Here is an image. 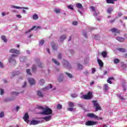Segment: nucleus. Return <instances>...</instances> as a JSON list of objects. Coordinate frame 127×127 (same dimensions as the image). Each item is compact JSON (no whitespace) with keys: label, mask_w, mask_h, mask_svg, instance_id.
<instances>
[{"label":"nucleus","mask_w":127,"mask_h":127,"mask_svg":"<svg viewBox=\"0 0 127 127\" xmlns=\"http://www.w3.org/2000/svg\"><path fill=\"white\" fill-rule=\"evenodd\" d=\"M114 21H115V19H114V20H111L110 21V23H114Z\"/></svg>","instance_id":"obj_64"},{"label":"nucleus","mask_w":127,"mask_h":127,"mask_svg":"<svg viewBox=\"0 0 127 127\" xmlns=\"http://www.w3.org/2000/svg\"><path fill=\"white\" fill-rule=\"evenodd\" d=\"M109 89H110V87H109V86L108 85V84H105L103 86V90H104V91H108V90H109Z\"/></svg>","instance_id":"obj_23"},{"label":"nucleus","mask_w":127,"mask_h":127,"mask_svg":"<svg viewBox=\"0 0 127 127\" xmlns=\"http://www.w3.org/2000/svg\"><path fill=\"white\" fill-rule=\"evenodd\" d=\"M101 55L103 57V58H107V55H108V53L106 51H103L101 52Z\"/></svg>","instance_id":"obj_17"},{"label":"nucleus","mask_w":127,"mask_h":127,"mask_svg":"<svg viewBox=\"0 0 127 127\" xmlns=\"http://www.w3.org/2000/svg\"><path fill=\"white\" fill-rule=\"evenodd\" d=\"M43 119L46 122H49V121H50L51 119H52V116H46V117H43Z\"/></svg>","instance_id":"obj_12"},{"label":"nucleus","mask_w":127,"mask_h":127,"mask_svg":"<svg viewBox=\"0 0 127 127\" xmlns=\"http://www.w3.org/2000/svg\"><path fill=\"white\" fill-rule=\"evenodd\" d=\"M82 98L84 100H91L93 98V92L89 91L87 95H83Z\"/></svg>","instance_id":"obj_3"},{"label":"nucleus","mask_w":127,"mask_h":127,"mask_svg":"<svg viewBox=\"0 0 127 127\" xmlns=\"http://www.w3.org/2000/svg\"><path fill=\"white\" fill-rule=\"evenodd\" d=\"M108 79H110V80H115V78H114V77H109Z\"/></svg>","instance_id":"obj_62"},{"label":"nucleus","mask_w":127,"mask_h":127,"mask_svg":"<svg viewBox=\"0 0 127 127\" xmlns=\"http://www.w3.org/2000/svg\"><path fill=\"white\" fill-rule=\"evenodd\" d=\"M68 107H69V108H74V107H75V105H74V103L72 102H69Z\"/></svg>","instance_id":"obj_29"},{"label":"nucleus","mask_w":127,"mask_h":127,"mask_svg":"<svg viewBox=\"0 0 127 127\" xmlns=\"http://www.w3.org/2000/svg\"><path fill=\"white\" fill-rule=\"evenodd\" d=\"M84 74H85V75H88V74H89V71H86L84 72Z\"/></svg>","instance_id":"obj_61"},{"label":"nucleus","mask_w":127,"mask_h":127,"mask_svg":"<svg viewBox=\"0 0 127 127\" xmlns=\"http://www.w3.org/2000/svg\"><path fill=\"white\" fill-rule=\"evenodd\" d=\"M37 95L39 98H43V97H44V95L42 94V92L40 90H38L37 91Z\"/></svg>","instance_id":"obj_13"},{"label":"nucleus","mask_w":127,"mask_h":127,"mask_svg":"<svg viewBox=\"0 0 127 127\" xmlns=\"http://www.w3.org/2000/svg\"><path fill=\"white\" fill-rule=\"evenodd\" d=\"M57 109L58 110H61V109H62V105L61 104H58L57 106Z\"/></svg>","instance_id":"obj_38"},{"label":"nucleus","mask_w":127,"mask_h":127,"mask_svg":"<svg viewBox=\"0 0 127 127\" xmlns=\"http://www.w3.org/2000/svg\"><path fill=\"white\" fill-rule=\"evenodd\" d=\"M92 103L93 104V106L95 109V112H98V111H102V108L100 104L98 103L97 100H92Z\"/></svg>","instance_id":"obj_1"},{"label":"nucleus","mask_w":127,"mask_h":127,"mask_svg":"<svg viewBox=\"0 0 127 127\" xmlns=\"http://www.w3.org/2000/svg\"><path fill=\"white\" fill-rule=\"evenodd\" d=\"M38 67H39L40 68H43V64H42V63H39V64H38Z\"/></svg>","instance_id":"obj_41"},{"label":"nucleus","mask_w":127,"mask_h":127,"mask_svg":"<svg viewBox=\"0 0 127 127\" xmlns=\"http://www.w3.org/2000/svg\"><path fill=\"white\" fill-rule=\"evenodd\" d=\"M87 117L89 118H93V119H97V120H103V118H99L93 113L87 114Z\"/></svg>","instance_id":"obj_7"},{"label":"nucleus","mask_w":127,"mask_h":127,"mask_svg":"<svg viewBox=\"0 0 127 127\" xmlns=\"http://www.w3.org/2000/svg\"><path fill=\"white\" fill-rule=\"evenodd\" d=\"M9 52V53H12L13 54H16V55H19V54H20V52H19V50L15 49H11Z\"/></svg>","instance_id":"obj_4"},{"label":"nucleus","mask_w":127,"mask_h":127,"mask_svg":"<svg viewBox=\"0 0 127 127\" xmlns=\"http://www.w3.org/2000/svg\"><path fill=\"white\" fill-rule=\"evenodd\" d=\"M117 50L120 52H122L123 53H125V52H126V49L123 48H117Z\"/></svg>","instance_id":"obj_24"},{"label":"nucleus","mask_w":127,"mask_h":127,"mask_svg":"<svg viewBox=\"0 0 127 127\" xmlns=\"http://www.w3.org/2000/svg\"><path fill=\"white\" fill-rule=\"evenodd\" d=\"M68 111H69V112H73V108H67Z\"/></svg>","instance_id":"obj_56"},{"label":"nucleus","mask_w":127,"mask_h":127,"mask_svg":"<svg viewBox=\"0 0 127 127\" xmlns=\"http://www.w3.org/2000/svg\"><path fill=\"white\" fill-rule=\"evenodd\" d=\"M49 88L48 87H46L45 88L42 89V91H47V90H49Z\"/></svg>","instance_id":"obj_50"},{"label":"nucleus","mask_w":127,"mask_h":127,"mask_svg":"<svg viewBox=\"0 0 127 127\" xmlns=\"http://www.w3.org/2000/svg\"><path fill=\"white\" fill-rule=\"evenodd\" d=\"M40 45H43L44 44V40H41L40 41Z\"/></svg>","instance_id":"obj_47"},{"label":"nucleus","mask_w":127,"mask_h":127,"mask_svg":"<svg viewBox=\"0 0 127 127\" xmlns=\"http://www.w3.org/2000/svg\"><path fill=\"white\" fill-rule=\"evenodd\" d=\"M3 67H4L3 66V64H2V63H1V62H0V67L3 68Z\"/></svg>","instance_id":"obj_55"},{"label":"nucleus","mask_w":127,"mask_h":127,"mask_svg":"<svg viewBox=\"0 0 127 127\" xmlns=\"http://www.w3.org/2000/svg\"><path fill=\"white\" fill-rule=\"evenodd\" d=\"M77 24H78V22H77L76 21H73L72 22V25H77Z\"/></svg>","instance_id":"obj_53"},{"label":"nucleus","mask_w":127,"mask_h":127,"mask_svg":"<svg viewBox=\"0 0 127 127\" xmlns=\"http://www.w3.org/2000/svg\"><path fill=\"white\" fill-rule=\"evenodd\" d=\"M16 16L18 17V18H21V15L20 14L17 15Z\"/></svg>","instance_id":"obj_63"},{"label":"nucleus","mask_w":127,"mask_h":127,"mask_svg":"<svg viewBox=\"0 0 127 127\" xmlns=\"http://www.w3.org/2000/svg\"><path fill=\"white\" fill-rule=\"evenodd\" d=\"M64 67H70L69 63L67 61L64 62Z\"/></svg>","instance_id":"obj_31"},{"label":"nucleus","mask_w":127,"mask_h":127,"mask_svg":"<svg viewBox=\"0 0 127 127\" xmlns=\"http://www.w3.org/2000/svg\"><path fill=\"white\" fill-rule=\"evenodd\" d=\"M63 80H64V75L63 73H61L58 78V82H63Z\"/></svg>","instance_id":"obj_9"},{"label":"nucleus","mask_w":127,"mask_h":127,"mask_svg":"<svg viewBox=\"0 0 127 127\" xmlns=\"http://www.w3.org/2000/svg\"><path fill=\"white\" fill-rule=\"evenodd\" d=\"M123 15V13L122 12H119L118 14V16H122Z\"/></svg>","instance_id":"obj_59"},{"label":"nucleus","mask_w":127,"mask_h":127,"mask_svg":"<svg viewBox=\"0 0 127 127\" xmlns=\"http://www.w3.org/2000/svg\"><path fill=\"white\" fill-rule=\"evenodd\" d=\"M52 46L53 50L54 51L57 50V49H58V48L57 47V45H56V44L54 43H52Z\"/></svg>","instance_id":"obj_18"},{"label":"nucleus","mask_w":127,"mask_h":127,"mask_svg":"<svg viewBox=\"0 0 127 127\" xmlns=\"http://www.w3.org/2000/svg\"><path fill=\"white\" fill-rule=\"evenodd\" d=\"M23 119L24 120V122H26V123H27V124H28V123H29V115H28V113H25L23 117Z\"/></svg>","instance_id":"obj_5"},{"label":"nucleus","mask_w":127,"mask_h":127,"mask_svg":"<svg viewBox=\"0 0 127 127\" xmlns=\"http://www.w3.org/2000/svg\"><path fill=\"white\" fill-rule=\"evenodd\" d=\"M41 28V27H40V26L36 27V26H34L31 29H30V30H29L28 31V32H30V31H31V30H33V29H35V28H36V29H38V28Z\"/></svg>","instance_id":"obj_19"},{"label":"nucleus","mask_w":127,"mask_h":127,"mask_svg":"<svg viewBox=\"0 0 127 127\" xmlns=\"http://www.w3.org/2000/svg\"><path fill=\"white\" fill-rule=\"evenodd\" d=\"M18 55H16V54H13V55H11L10 56V57H11L12 58H13V57H17V56Z\"/></svg>","instance_id":"obj_48"},{"label":"nucleus","mask_w":127,"mask_h":127,"mask_svg":"<svg viewBox=\"0 0 127 127\" xmlns=\"http://www.w3.org/2000/svg\"><path fill=\"white\" fill-rule=\"evenodd\" d=\"M95 72H96V68H92V74H95Z\"/></svg>","instance_id":"obj_46"},{"label":"nucleus","mask_w":127,"mask_h":127,"mask_svg":"<svg viewBox=\"0 0 127 127\" xmlns=\"http://www.w3.org/2000/svg\"><path fill=\"white\" fill-rule=\"evenodd\" d=\"M3 93H4L3 90L2 89H0V94L1 95H3Z\"/></svg>","instance_id":"obj_57"},{"label":"nucleus","mask_w":127,"mask_h":127,"mask_svg":"<svg viewBox=\"0 0 127 127\" xmlns=\"http://www.w3.org/2000/svg\"><path fill=\"white\" fill-rule=\"evenodd\" d=\"M19 109H20L19 106H17L16 108V112H18V110H19Z\"/></svg>","instance_id":"obj_60"},{"label":"nucleus","mask_w":127,"mask_h":127,"mask_svg":"<svg viewBox=\"0 0 127 127\" xmlns=\"http://www.w3.org/2000/svg\"><path fill=\"white\" fill-rule=\"evenodd\" d=\"M58 59L61 60V58H62V55H61V54H59L58 55Z\"/></svg>","instance_id":"obj_49"},{"label":"nucleus","mask_w":127,"mask_h":127,"mask_svg":"<svg viewBox=\"0 0 127 127\" xmlns=\"http://www.w3.org/2000/svg\"><path fill=\"white\" fill-rule=\"evenodd\" d=\"M65 74L66 75H67V76H68L70 78H73V75H72V74H71V73L67 72H65Z\"/></svg>","instance_id":"obj_34"},{"label":"nucleus","mask_w":127,"mask_h":127,"mask_svg":"<svg viewBox=\"0 0 127 127\" xmlns=\"http://www.w3.org/2000/svg\"><path fill=\"white\" fill-rule=\"evenodd\" d=\"M8 62L9 63H12L14 62V63H16V61H15L14 59H12L11 57L8 59Z\"/></svg>","instance_id":"obj_25"},{"label":"nucleus","mask_w":127,"mask_h":127,"mask_svg":"<svg viewBox=\"0 0 127 127\" xmlns=\"http://www.w3.org/2000/svg\"><path fill=\"white\" fill-rule=\"evenodd\" d=\"M76 6V7H78V8H83V5H82V4H81L80 3H77Z\"/></svg>","instance_id":"obj_30"},{"label":"nucleus","mask_w":127,"mask_h":127,"mask_svg":"<svg viewBox=\"0 0 127 127\" xmlns=\"http://www.w3.org/2000/svg\"><path fill=\"white\" fill-rule=\"evenodd\" d=\"M38 109H39V110H41L42 111H44L45 110L44 108L42 106L38 107Z\"/></svg>","instance_id":"obj_43"},{"label":"nucleus","mask_w":127,"mask_h":127,"mask_svg":"<svg viewBox=\"0 0 127 127\" xmlns=\"http://www.w3.org/2000/svg\"><path fill=\"white\" fill-rule=\"evenodd\" d=\"M26 72H27V74H28V75H30V76H31L32 74H31V72H30V69H27L26 70Z\"/></svg>","instance_id":"obj_39"},{"label":"nucleus","mask_w":127,"mask_h":127,"mask_svg":"<svg viewBox=\"0 0 127 127\" xmlns=\"http://www.w3.org/2000/svg\"><path fill=\"white\" fill-rule=\"evenodd\" d=\"M97 62L99 65L100 69H102L104 67V63H103L102 60L99 59H97Z\"/></svg>","instance_id":"obj_11"},{"label":"nucleus","mask_w":127,"mask_h":127,"mask_svg":"<svg viewBox=\"0 0 127 127\" xmlns=\"http://www.w3.org/2000/svg\"><path fill=\"white\" fill-rule=\"evenodd\" d=\"M61 11V10L60 9H55V12L56 13H60V12Z\"/></svg>","instance_id":"obj_40"},{"label":"nucleus","mask_w":127,"mask_h":127,"mask_svg":"<svg viewBox=\"0 0 127 127\" xmlns=\"http://www.w3.org/2000/svg\"><path fill=\"white\" fill-rule=\"evenodd\" d=\"M86 126H95V125H97V122L92 121H88L85 123Z\"/></svg>","instance_id":"obj_8"},{"label":"nucleus","mask_w":127,"mask_h":127,"mask_svg":"<svg viewBox=\"0 0 127 127\" xmlns=\"http://www.w3.org/2000/svg\"><path fill=\"white\" fill-rule=\"evenodd\" d=\"M67 8H69V9H71L72 10H74V6L73 5L70 4L67 6Z\"/></svg>","instance_id":"obj_37"},{"label":"nucleus","mask_w":127,"mask_h":127,"mask_svg":"<svg viewBox=\"0 0 127 127\" xmlns=\"http://www.w3.org/2000/svg\"><path fill=\"white\" fill-rule=\"evenodd\" d=\"M33 19L34 20H36V19H38V15L37 14H35L33 15Z\"/></svg>","instance_id":"obj_32"},{"label":"nucleus","mask_w":127,"mask_h":127,"mask_svg":"<svg viewBox=\"0 0 127 127\" xmlns=\"http://www.w3.org/2000/svg\"><path fill=\"white\" fill-rule=\"evenodd\" d=\"M77 67L79 70H81V69H83V65H82L80 64H77Z\"/></svg>","instance_id":"obj_33"},{"label":"nucleus","mask_w":127,"mask_h":127,"mask_svg":"<svg viewBox=\"0 0 127 127\" xmlns=\"http://www.w3.org/2000/svg\"><path fill=\"white\" fill-rule=\"evenodd\" d=\"M117 40H118L120 42H124L125 41V39L124 38L117 37L116 38Z\"/></svg>","instance_id":"obj_22"},{"label":"nucleus","mask_w":127,"mask_h":127,"mask_svg":"<svg viewBox=\"0 0 127 127\" xmlns=\"http://www.w3.org/2000/svg\"><path fill=\"white\" fill-rule=\"evenodd\" d=\"M118 97L120 100H122V101H125V100H126V99L124 98V96H122V93L118 94Z\"/></svg>","instance_id":"obj_26"},{"label":"nucleus","mask_w":127,"mask_h":127,"mask_svg":"<svg viewBox=\"0 0 127 127\" xmlns=\"http://www.w3.org/2000/svg\"><path fill=\"white\" fill-rule=\"evenodd\" d=\"M32 70L33 73H35L37 71V67L36 65L33 64L32 66Z\"/></svg>","instance_id":"obj_16"},{"label":"nucleus","mask_w":127,"mask_h":127,"mask_svg":"<svg viewBox=\"0 0 127 127\" xmlns=\"http://www.w3.org/2000/svg\"><path fill=\"white\" fill-rule=\"evenodd\" d=\"M118 0H106L107 3H112L115 4V1H117Z\"/></svg>","instance_id":"obj_20"},{"label":"nucleus","mask_w":127,"mask_h":127,"mask_svg":"<svg viewBox=\"0 0 127 127\" xmlns=\"http://www.w3.org/2000/svg\"><path fill=\"white\" fill-rule=\"evenodd\" d=\"M39 123H40V121L32 120L30 121V126H35V125H38Z\"/></svg>","instance_id":"obj_10"},{"label":"nucleus","mask_w":127,"mask_h":127,"mask_svg":"<svg viewBox=\"0 0 127 127\" xmlns=\"http://www.w3.org/2000/svg\"><path fill=\"white\" fill-rule=\"evenodd\" d=\"M44 83H45V81L44 80V79H42L39 81V84L41 85H43V84H44Z\"/></svg>","instance_id":"obj_35"},{"label":"nucleus","mask_w":127,"mask_h":127,"mask_svg":"<svg viewBox=\"0 0 127 127\" xmlns=\"http://www.w3.org/2000/svg\"><path fill=\"white\" fill-rule=\"evenodd\" d=\"M27 85V83L26 82V81H25L24 82V84L23 85V88H25V87H26V86Z\"/></svg>","instance_id":"obj_54"},{"label":"nucleus","mask_w":127,"mask_h":127,"mask_svg":"<svg viewBox=\"0 0 127 127\" xmlns=\"http://www.w3.org/2000/svg\"><path fill=\"white\" fill-rule=\"evenodd\" d=\"M82 34L84 36H85L86 38H87V33H86V32L83 31L82 32Z\"/></svg>","instance_id":"obj_52"},{"label":"nucleus","mask_w":127,"mask_h":127,"mask_svg":"<svg viewBox=\"0 0 127 127\" xmlns=\"http://www.w3.org/2000/svg\"><path fill=\"white\" fill-rule=\"evenodd\" d=\"M12 7H14V8H17V9H20V8H21V7L16 6H14V5L12 6Z\"/></svg>","instance_id":"obj_51"},{"label":"nucleus","mask_w":127,"mask_h":127,"mask_svg":"<svg viewBox=\"0 0 127 127\" xmlns=\"http://www.w3.org/2000/svg\"><path fill=\"white\" fill-rule=\"evenodd\" d=\"M4 116V113H3V112H1L0 113V118H3Z\"/></svg>","instance_id":"obj_42"},{"label":"nucleus","mask_w":127,"mask_h":127,"mask_svg":"<svg viewBox=\"0 0 127 127\" xmlns=\"http://www.w3.org/2000/svg\"><path fill=\"white\" fill-rule=\"evenodd\" d=\"M113 11H114V9H113L112 7H110L107 9V13L111 14Z\"/></svg>","instance_id":"obj_27"},{"label":"nucleus","mask_w":127,"mask_h":127,"mask_svg":"<svg viewBox=\"0 0 127 127\" xmlns=\"http://www.w3.org/2000/svg\"><path fill=\"white\" fill-rule=\"evenodd\" d=\"M66 38H67V35H63L60 37V40L61 42H63V41H64Z\"/></svg>","instance_id":"obj_15"},{"label":"nucleus","mask_w":127,"mask_h":127,"mask_svg":"<svg viewBox=\"0 0 127 127\" xmlns=\"http://www.w3.org/2000/svg\"><path fill=\"white\" fill-rule=\"evenodd\" d=\"M29 83L30 85L35 84V80L33 78H30L28 79Z\"/></svg>","instance_id":"obj_14"},{"label":"nucleus","mask_w":127,"mask_h":127,"mask_svg":"<svg viewBox=\"0 0 127 127\" xmlns=\"http://www.w3.org/2000/svg\"><path fill=\"white\" fill-rule=\"evenodd\" d=\"M52 61H53V63H55V64H56V65H57L58 66H60V63H59V62L57 61V60H56L54 59H52Z\"/></svg>","instance_id":"obj_21"},{"label":"nucleus","mask_w":127,"mask_h":127,"mask_svg":"<svg viewBox=\"0 0 127 127\" xmlns=\"http://www.w3.org/2000/svg\"><path fill=\"white\" fill-rule=\"evenodd\" d=\"M114 62L115 64H118V63H120V60L119 59H115L114 60Z\"/></svg>","instance_id":"obj_36"},{"label":"nucleus","mask_w":127,"mask_h":127,"mask_svg":"<svg viewBox=\"0 0 127 127\" xmlns=\"http://www.w3.org/2000/svg\"><path fill=\"white\" fill-rule=\"evenodd\" d=\"M90 9H91L92 11H95V7L93 6H91L90 7Z\"/></svg>","instance_id":"obj_45"},{"label":"nucleus","mask_w":127,"mask_h":127,"mask_svg":"<svg viewBox=\"0 0 127 127\" xmlns=\"http://www.w3.org/2000/svg\"><path fill=\"white\" fill-rule=\"evenodd\" d=\"M71 97H72V98H76L77 97V94H71Z\"/></svg>","instance_id":"obj_44"},{"label":"nucleus","mask_w":127,"mask_h":127,"mask_svg":"<svg viewBox=\"0 0 127 127\" xmlns=\"http://www.w3.org/2000/svg\"><path fill=\"white\" fill-rule=\"evenodd\" d=\"M1 38L4 42H7V39H6V38L5 37V36L4 35H2L1 37Z\"/></svg>","instance_id":"obj_28"},{"label":"nucleus","mask_w":127,"mask_h":127,"mask_svg":"<svg viewBox=\"0 0 127 127\" xmlns=\"http://www.w3.org/2000/svg\"><path fill=\"white\" fill-rule=\"evenodd\" d=\"M52 109L47 107L45 108L44 111L41 113V115H44L45 116H48L49 115H52Z\"/></svg>","instance_id":"obj_2"},{"label":"nucleus","mask_w":127,"mask_h":127,"mask_svg":"<svg viewBox=\"0 0 127 127\" xmlns=\"http://www.w3.org/2000/svg\"><path fill=\"white\" fill-rule=\"evenodd\" d=\"M110 31H112V32L113 33L114 35H115V36H117V34H120V30H119L118 29L116 28H113L110 30Z\"/></svg>","instance_id":"obj_6"},{"label":"nucleus","mask_w":127,"mask_h":127,"mask_svg":"<svg viewBox=\"0 0 127 127\" xmlns=\"http://www.w3.org/2000/svg\"><path fill=\"white\" fill-rule=\"evenodd\" d=\"M107 82H108L109 84H113V82H112V81H111V80L109 79V78L107 79Z\"/></svg>","instance_id":"obj_58"}]
</instances>
